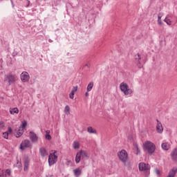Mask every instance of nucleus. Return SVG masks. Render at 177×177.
<instances>
[{
	"instance_id": "33",
	"label": "nucleus",
	"mask_w": 177,
	"mask_h": 177,
	"mask_svg": "<svg viewBox=\"0 0 177 177\" xmlns=\"http://www.w3.org/2000/svg\"><path fill=\"white\" fill-rule=\"evenodd\" d=\"M5 127V123L3 122L0 121V129H2V128Z\"/></svg>"
},
{
	"instance_id": "4",
	"label": "nucleus",
	"mask_w": 177,
	"mask_h": 177,
	"mask_svg": "<svg viewBox=\"0 0 177 177\" xmlns=\"http://www.w3.org/2000/svg\"><path fill=\"white\" fill-rule=\"evenodd\" d=\"M56 153H57V151H54V152L50 153L48 156V165L50 167H52V165L57 162V155H56Z\"/></svg>"
},
{
	"instance_id": "27",
	"label": "nucleus",
	"mask_w": 177,
	"mask_h": 177,
	"mask_svg": "<svg viewBox=\"0 0 177 177\" xmlns=\"http://www.w3.org/2000/svg\"><path fill=\"white\" fill-rule=\"evenodd\" d=\"M64 113H65V114H67V115H68V114H70V106L68 105H66L65 106Z\"/></svg>"
},
{
	"instance_id": "7",
	"label": "nucleus",
	"mask_w": 177,
	"mask_h": 177,
	"mask_svg": "<svg viewBox=\"0 0 177 177\" xmlns=\"http://www.w3.org/2000/svg\"><path fill=\"white\" fill-rule=\"evenodd\" d=\"M171 160L173 162L177 163V148H174L170 153Z\"/></svg>"
},
{
	"instance_id": "2",
	"label": "nucleus",
	"mask_w": 177,
	"mask_h": 177,
	"mask_svg": "<svg viewBox=\"0 0 177 177\" xmlns=\"http://www.w3.org/2000/svg\"><path fill=\"white\" fill-rule=\"evenodd\" d=\"M120 89L123 92L125 96H128V95H132V93L133 92L132 89L129 88L128 84L124 82H122L120 84Z\"/></svg>"
},
{
	"instance_id": "31",
	"label": "nucleus",
	"mask_w": 177,
	"mask_h": 177,
	"mask_svg": "<svg viewBox=\"0 0 177 177\" xmlns=\"http://www.w3.org/2000/svg\"><path fill=\"white\" fill-rule=\"evenodd\" d=\"M134 149L136 150V154H139L140 153V150L139 149V147H138V145H134Z\"/></svg>"
},
{
	"instance_id": "41",
	"label": "nucleus",
	"mask_w": 177,
	"mask_h": 177,
	"mask_svg": "<svg viewBox=\"0 0 177 177\" xmlns=\"http://www.w3.org/2000/svg\"><path fill=\"white\" fill-rule=\"evenodd\" d=\"M27 2H28L27 8H28V6L30 5V1L27 0Z\"/></svg>"
},
{
	"instance_id": "13",
	"label": "nucleus",
	"mask_w": 177,
	"mask_h": 177,
	"mask_svg": "<svg viewBox=\"0 0 177 177\" xmlns=\"http://www.w3.org/2000/svg\"><path fill=\"white\" fill-rule=\"evenodd\" d=\"M177 174V167H174L171 169L169 170L167 177H175Z\"/></svg>"
},
{
	"instance_id": "30",
	"label": "nucleus",
	"mask_w": 177,
	"mask_h": 177,
	"mask_svg": "<svg viewBox=\"0 0 177 177\" xmlns=\"http://www.w3.org/2000/svg\"><path fill=\"white\" fill-rule=\"evenodd\" d=\"M3 138H4V139H8L9 133L8 132L3 133Z\"/></svg>"
},
{
	"instance_id": "14",
	"label": "nucleus",
	"mask_w": 177,
	"mask_h": 177,
	"mask_svg": "<svg viewBox=\"0 0 177 177\" xmlns=\"http://www.w3.org/2000/svg\"><path fill=\"white\" fill-rule=\"evenodd\" d=\"M161 147L162 150H165L166 151L169 150L171 149V143L167 142H163L161 145Z\"/></svg>"
},
{
	"instance_id": "12",
	"label": "nucleus",
	"mask_w": 177,
	"mask_h": 177,
	"mask_svg": "<svg viewBox=\"0 0 177 177\" xmlns=\"http://www.w3.org/2000/svg\"><path fill=\"white\" fill-rule=\"evenodd\" d=\"M156 121H157L156 132H158V133H162V131H164V127H162V124L161 123V122H160V120H158V119H157Z\"/></svg>"
},
{
	"instance_id": "6",
	"label": "nucleus",
	"mask_w": 177,
	"mask_h": 177,
	"mask_svg": "<svg viewBox=\"0 0 177 177\" xmlns=\"http://www.w3.org/2000/svg\"><path fill=\"white\" fill-rule=\"evenodd\" d=\"M134 59L136 60V63L137 64L138 68H142V67H143V65L140 64V60L143 59V57L142 56V55L138 53L137 55H135Z\"/></svg>"
},
{
	"instance_id": "17",
	"label": "nucleus",
	"mask_w": 177,
	"mask_h": 177,
	"mask_svg": "<svg viewBox=\"0 0 177 177\" xmlns=\"http://www.w3.org/2000/svg\"><path fill=\"white\" fill-rule=\"evenodd\" d=\"M73 174L75 176L78 177L80 176V175L82 174V171L80 168H77L73 169Z\"/></svg>"
},
{
	"instance_id": "8",
	"label": "nucleus",
	"mask_w": 177,
	"mask_h": 177,
	"mask_svg": "<svg viewBox=\"0 0 177 177\" xmlns=\"http://www.w3.org/2000/svg\"><path fill=\"white\" fill-rule=\"evenodd\" d=\"M21 80L22 82H28L30 81V75L26 71H24L21 74Z\"/></svg>"
},
{
	"instance_id": "35",
	"label": "nucleus",
	"mask_w": 177,
	"mask_h": 177,
	"mask_svg": "<svg viewBox=\"0 0 177 177\" xmlns=\"http://www.w3.org/2000/svg\"><path fill=\"white\" fill-rule=\"evenodd\" d=\"M74 95H75V93L71 92V93L69 94V97H70V99H74Z\"/></svg>"
},
{
	"instance_id": "32",
	"label": "nucleus",
	"mask_w": 177,
	"mask_h": 177,
	"mask_svg": "<svg viewBox=\"0 0 177 177\" xmlns=\"http://www.w3.org/2000/svg\"><path fill=\"white\" fill-rule=\"evenodd\" d=\"M77 91H78V86H75L73 87L71 92H72V93H75V92H77Z\"/></svg>"
},
{
	"instance_id": "22",
	"label": "nucleus",
	"mask_w": 177,
	"mask_h": 177,
	"mask_svg": "<svg viewBox=\"0 0 177 177\" xmlns=\"http://www.w3.org/2000/svg\"><path fill=\"white\" fill-rule=\"evenodd\" d=\"M93 88V82H91L88 83L87 88H86L87 92H91V91H92Z\"/></svg>"
},
{
	"instance_id": "15",
	"label": "nucleus",
	"mask_w": 177,
	"mask_h": 177,
	"mask_svg": "<svg viewBox=\"0 0 177 177\" xmlns=\"http://www.w3.org/2000/svg\"><path fill=\"white\" fill-rule=\"evenodd\" d=\"M79 153H80V156H81L82 160H85V159L89 158V156H88V153H86V151H85L84 150H80L79 151Z\"/></svg>"
},
{
	"instance_id": "21",
	"label": "nucleus",
	"mask_w": 177,
	"mask_h": 177,
	"mask_svg": "<svg viewBox=\"0 0 177 177\" xmlns=\"http://www.w3.org/2000/svg\"><path fill=\"white\" fill-rule=\"evenodd\" d=\"M23 133H24V130L19 128V130L17 131L15 136L16 138H20V136H21Z\"/></svg>"
},
{
	"instance_id": "40",
	"label": "nucleus",
	"mask_w": 177,
	"mask_h": 177,
	"mask_svg": "<svg viewBox=\"0 0 177 177\" xmlns=\"http://www.w3.org/2000/svg\"><path fill=\"white\" fill-rule=\"evenodd\" d=\"M161 17H162L161 16V14L159 13L158 15V19H161Z\"/></svg>"
},
{
	"instance_id": "26",
	"label": "nucleus",
	"mask_w": 177,
	"mask_h": 177,
	"mask_svg": "<svg viewBox=\"0 0 177 177\" xmlns=\"http://www.w3.org/2000/svg\"><path fill=\"white\" fill-rule=\"evenodd\" d=\"M26 127H27V121L24 120L21 124V127L19 128L21 129H23V131H24V129H26Z\"/></svg>"
},
{
	"instance_id": "37",
	"label": "nucleus",
	"mask_w": 177,
	"mask_h": 177,
	"mask_svg": "<svg viewBox=\"0 0 177 177\" xmlns=\"http://www.w3.org/2000/svg\"><path fill=\"white\" fill-rule=\"evenodd\" d=\"M158 24H159L160 26H161V24H162V22L161 21V19H158Z\"/></svg>"
},
{
	"instance_id": "5",
	"label": "nucleus",
	"mask_w": 177,
	"mask_h": 177,
	"mask_svg": "<svg viewBox=\"0 0 177 177\" xmlns=\"http://www.w3.org/2000/svg\"><path fill=\"white\" fill-rule=\"evenodd\" d=\"M4 81L8 82V85H12V84H15V82L17 81V79L16 78V76L10 74L5 75Z\"/></svg>"
},
{
	"instance_id": "25",
	"label": "nucleus",
	"mask_w": 177,
	"mask_h": 177,
	"mask_svg": "<svg viewBox=\"0 0 177 177\" xmlns=\"http://www.w3.org/2000/svg\"><path fill=\"white\" fill-rule=\"evenodd\" d=\"M73 149L77 150V149H80V142L78 141H75L73 144Z\"/></svg>"
},
{
	"instance_id": "18",
	"label": "nucleus",
	"mask_w": 177,
	"mask_h": 177,
	"mask_svg": "<svg viewBox=\"0 0 177 177\" xmlns=\"http://www.w3.org/2000/svg\"><path fill=\"white\" fill-rule=\"evenodd\" d=\"M39 153L41 157H45L48 154V151H46L45 148H40Z\"/></svg>"
},
{
	"instance_id": "24",
	"label": "nucleus",
	"mask_w": 177,
	"mask_h": 177,
	"mask_svg": "<svg viewBox=\"0 0 177 177\" xmlns=\"http://www.w3.org/2000/svg\"><path fill=\"white\" fill-rule=\"evenodd\" d=\"M46 135L45 136V138L47 140H50V139H52V137L50 136V135L49 133H50V131L47 130L46 131Z\"/></svg>"
},
{
	"instance_id": "3",
	"label": "nucleus",
	"mask_w": 177,
	"mask_h": 177,
	"mask_svg": "<svg viewBox=\"0 0 177 177\" xmlns=\"http://www.w3.org/2000/svg\"><path fill=\"white\" fill-rule=\"evenodd\" d=\"M118 157L119 160L124 165H127V162L128 161V152L125 151V149L121 150L118 153Z\"/></svg>"
},
{
	"instance_id": "23",
	"label": "nucleus",
	"mask_w": 177,
	"mask_h": 177,
	"mask_svg": "<svg viewBox=\"0 0 177 177\" xmlns=\"http://www.w3.org/2000/svg\"><path fill=\"white\" fill-rule=\"evenodd\" d=\"M87 132L88 133H97L96 129H93L92 127H88L87 128Z\"/></svg>"
},
{
	"instance_id": "19",
	"label": "nucleus",
	"mask_w": 177,
	"mask_h": 177,
	"mask_svg": "<svg viewBox=\"0 0 177 177\" xmlns=\"http://www.w3.org/2000/svg\"><path fill=\"white\" fill-rule=\"evenodd\" d=\"M10 113L12 114V115L19 114V109H17V108H10Z\"/></svg>"
},
{
	"instance_id": "38",
	"label": "nucleus",
	"mask_w": 177,
	"mask_h": 177,
	"mask_svg": "<svg viewBox=\"0 0 177 177\" xmlns=\"http://www.w3.org/2000/svg\"><path fill=\"white\" fill-rule=\"evenodd\" d=\"M156 174L158 175V176H160V171L158 169L156 170Z\"/></svg>"
},
{
	"instance_id": "43",
	"label": "nucleus",
	"mask_w": 177,
	"mask_h": 177,
	"mask_svg": "<svg viewBox=\"0 0 177 177\" xmlns=\"http://www.w3.org/2000/svg\"><path fill=\"white\" fill-rule=\"evenodd\" d=\"M85 67L89 68V65H88V64H85Z\"/></svg>"
},
{
	"instance_id": "36",
	"label": "nucleus",
	"mask_w": 177,
	"mask_h": 177,
	"mask_svg": "<svg viewBox=\"0 0 177 177\" xmlns=\"http://www.w3.org/2000/svg\"><path fill=\"white\" fill-rule=\"evenodd\" d=\"M6 174L8 175V176H10V174L12 173L10 171V169H6Z\"/></svg>"
},
{
	"instance_id": "10",
	"label": "nucleus",
	"mask_w": 177,
	"mask_h": 177,
	"mask_svg": "<svg viewBox=\"0 0 177 177\" xmlns=\"http://www.w3.org/2000/svg\"><path fill=\"white\" fill-rule=\"evenodd\" d=\"M29 138L32 143H37V142H38V136L33 131H30Z\"/></svg>"
},
{
	"instance_id": "42",
	"label": "nucleus",
	"mask_w": 177,
	"mask_h": 177,
	"mask_svg": "<svg viewBox=\"0 0 177 177\" xmlns=\"http://www.w3.org/2000/svg\"><path fill=\"white\" fill-rule=\"evenodd\" d=\"M85 96H89V93H88V92H86V93H85Z\"/></svg>"
},
{
	"instance_id": "16",
	"label": "nucleus",
	"mask_w": 177,
	"mask_h": 177,
	"mask_svg": "<svg viewBox=\"0 0 177 177\" xmlns=\"http://www.w3.org/2000/svg\"><path fill=\"white\" fill-rule=\"evenodd\" d=\"M29 165H30V160L28 159V158H26L25 160H24V171H28Z\"/></svg>"
},
{
	"instance_id": "39",
	"label": "nucleus",
	"mask_w": 177,
	"mask_h": 177,
	"mask_svg": "<svg viewBox=\"0 0 177 177\" xmlns=\"http://www.w3.org/2000/svg\"><path fill=\"white\" fill-rule=\"evenodd\" d=\"M12 127H8V132L10 133H12Z\"/></svg>"
},
{
	"instance_id": "29",
	"label": "nucleus",
	"mask_w": 177,
	"mask_h": 177,
	"mask_svg": "<svg viewBox=\"0 0 177 177\" xmlns=\"http://www.w3.org/2000/svg\"><path fill=\"white\" fill-rule=\"evenodd\" d=\"M0 177H6V174L5 171L0 169Z\"/></svg>"
},
{
	"instance_id": "9",
	"label": "nucleus",
	"mask_w": 177,
	"mask_h": 177,
	"mask_svg": "<svg viewBox=\"0 0 177 177\" xmlns=\"http://www.w3.org/2000/svg\"><path fill=\"white\" fill-rule=\"evenodd\" d=\"M28 147H31V142H30V140H25L20 145L21 150H25L26 149H27Z\"/></svg>"
},
{
	"instance_id": "46",
	"label": "nucleus",
	"mask_w": 177,
	"mask_h": 177,
	"mask_svg": "<svg viewBox=\"0 0 177 177\" xmlns=\"http://www.w3.org/2000/svg\"><path fill=\"white\" fill-rule=\"evenodd\" d=\"M68 162H71V161L69 160V161H68Z\"/></svg>"
},
{
	"instance_id": "45",
	"label": "nucleus",
	"mask_w": 177,
	"mask_h": 177,
	"mask_svg": "<svg viewBox=\"0 0 177 177\" xmlns=\"http://www.w3.org/2000/svg\"><path fill=\"white\" fill-rule=\"evenodd\" d=\"M48 41H49V42H52V41L50 39H49Z\"/></svg>"
},
{
	"instance_id": "20",
	"label": "nucleus",
	"mask_w": 177,
	"mask_h": 177,
	"mask_svg": "<svg viewBox=\"0 0 177 177\" xmlns=\"http://www.w3.org/2000/svg\"><path fill=\"white\" fill-rule=\"evenodd\" d=\"M81 153L80 152L77 153L76 156H75V162L76 164H80L81 161Z\"/></svg>"
},
{
	"instance_id": "1",
	"label": "nucleus",
	"mask_w": 177,
	"mask_h": 177,
	"mask_svg": "<svg viewBox=\"0 0 177 177\" xmlns=\"http://www.w3.org/2000/svg\"><path fill=\"white\" fill-rule=\"evenodd\" d=\"M144 147L145 149H147L148 154H150V156H151V154L156 151V145L151 141H146L144 143Z\"/></svg>"
},
{
	"instance_id": "11",
	"label": "nucleus",
	"mask_w": 177,
	"mask_h": 177,
	"mask_svg": "<svg viewBox=\"0 0 177 177\" xmlns=\"http://www.w3.org/2000/svg\"><path fill=\"white\" fill-rule=\"evenodd\" d=\"M140 171H149L150 165L144 162H140L138 165Z\"/></svg>"
},
{
	"instance_id": "28",
	"label": "nucleus",
	"mask_w": 177,
	"mask_h": 177,
	"mask_svg": "<svg viewBox=\"0 0 177 177\" xmlns=\"http://www.w3.org/2000/svg\"><path fill=\"white\" fill-rule=\"evenodd\" d=\"M165 23H167L168 26H171L172 24V21H171L170 19H168V17H166L164 20Z\"/></svg>"
},
{
	"instance_id": "44",
	"label": "nucleus",
	"mask_w": 177,
	"mask_h": 177,
	"mask_svg": "<svg viewBox=\"0 0 177 177\" xmlns=\"http://www.w3.org/2000/svg\"><path fill=\"white\" fill-rule=\"evenodd\" d=\"M47 177H53V175H48Z\"/></svg>"
},
{
	"instance_id": "34",
	"label": "nucleus",
	"mask_w": 177,
	"mask_h": 177,
	"mask_svg": "<svg viewBox=\"0 0 177 177\" xmlns=\"http://www.w3.org/2000/svg\"><path fill=\"white\" fill-rule=\"evenodd\" d=\"M17 164L19 168H21V160H17Z\"/></svg>"
}]
</instances>
